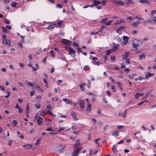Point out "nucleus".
Listing matches in <instances>:
<instances>
[{
  "mask_svg": "<svg viewBox=\"0 0 156 156\" xmlns=\"http://www.w3.org/2000/svg\"><path fill=\"white\" fill-rule=\"evenodd\" d=\"M80 150V148H78L75 150L73 153L72 156H78L79 152Z\"/></svg>",
  "mask_w": 156,
  "mask_h": 156,
  "instance_id": "obj_6",
  "label": "nucleus"
},
{
  "mask_svg": "<svg viewBox=\"0 0 156 156\" xmlns=\"http://www.w3.org/2000/svg\"><path fill=\"white\" fill-rule=\"evenodd\" d=\"M92 57V59L93 60V62H95V61L97 60L98 59V58L96 57H93L92 55H90V58L91 59V57Z\"/></svg>",
  "mask_w": 156,
  "mask_h": 156,
  "instance_id": "obj_33",
  "label": "nucleus"
},
{
  "mask_svg": "<svg viewBox=\"0 0 156 156\" xmlns=\"http://www.w3.org/2000/svg\"><path fill=\"white\" fill-rule=\"evenodd\" d=\"M62 100L66 104L71 105L72 104V100L68 99L66 98H63Z\"/></svg>",
  "mask_w": 156,
  "mask_h": 156,
  "instance_id": "obj_7",
  "label": "nucleus"
},
{
  "mask_svg": "<svg viewBox=\"0 0 156 156\" xmlns=\"http://www.w3.org/2000/svg\"><path fill=\"white\" fill-rule=\"evenodd\" d=\"M111 87L112 91L113 92H115L116 90L115 89V86H114L112 85L111 86Z\"/></svg>",
  "mask_w": 156,
  "mask_h": 156,
  "instance_id": "obj_34",
  "label": "nucleus"
},
{
  "mask_svg": "<svg viewBox=\"0 0 156 156\" xmlns=\"http://www.w3.org/2000/svg\"><path fill=\"white\" fill-rule=\"evenodd\" d=\"M120 23L119 20H117L113 23V24L114 25H117Z\"/></svg>",
  "mask_w": 156,
  "mask_h": 156,
  "instance_id": "obj_43",
  "label": "nucleus"
},
{
  "mask_svg": "<svg viewBox=\"0 0 156 156\" xmlns=\"http://www.w3.org/2000/svg\"><path fill=\"white\" fill-rule=\"evenodd\" d=\"M140 22L139 21V22H136L133 23L132 24L135 26H137L138 24H140Z\"/></svg>",
  "mask_w": 156,
  "mask_h": 156,
  "instance_id": "obj_31",
  "label": "nucleus"
},
{
  "mask_svg": "<svg viewBox=\"0 0 156 156\" xmlns=\"http://www.w3.org/2000/svg\"><path fill=\"white\" fill-rule=\"evenodd\" d=\"M2 43L4 45H9L10 44V42L9 39H4L2 42Z\"/></svg>",
  "mask_w": 156,
  "mask_h": 156,
  "instance_id": "obj_8",
  "label": "nucleus"
},
{
  "mask_svg": "<svg viewBox=\"0 0 156 156\" xmlns=\"http://www.w3.org/2000/svg\"><path fill=\"white\" fill-rule=\"evenodd\" d=\"M17 5V3L13 2H12L11 5L12 7H16Z\"/></svg>",
  "mask_w": 156,
  "mask_h": 156,
  "instance_id": "obj_29",
  "label": "nucleus"
},
{
  "mask_svg": "<svg viewBox=\"0 0 156 156\" xmlns=\"http://www.w3.org/2000/svg\"><path fill=\"white\" fill-rule=\"evenodd\" d=\"M59 129L58 130V132H60L62 130H64L65 129V128L64 127H61L59 126Z\"/></svg>",
  "mask_w": 156,
  "mask_h": 156,
  "instance_id": "obj_40",
  "label": "nucleus"
},
{
  "mask_svg": "<svg viewBox=\"0 0 156 156\" xmlns=\"http://www.w3.org/2000/svg\"><path fill=\"white\" fill-rule=\"evenodd\" d=\"M42 118L40 116H38L37 122V125H41L42 122Z\"/></svg>",
  "mask_w": 156,
  "mask_h": 156,
  "instance_id": "obj_16",
  "label": "nucleus"
},
{
  "mask_svg": "<svg viewBox=\"0 0 156 156\" xmlns=\"http://www.w3.org/2000/svg\"><path fill=\"white\" fill-rule=\"evenodd\" d=\"M57 27L58 25L56 24H54L50 25L47 27L46 29H48L50 30L51 31H52L53 29L55 27Z\"/></svg>",
  "mask_w": 156,
  "mask_h": 156,
  "instance_id": "obj_3",
  "label": "nucleus"
},
{
  "mask_svg": "<svg viewBox=\"0 0 156 156\" xmlns=\"http://www.w3.org/2000/svg\"><path fill=\"white\" fill-rule=\"evenodd\" d=\"M25 83L26 85L28 86H30L31 87H32L34 86V84L31 82L28 81L26 80L25 81Z\"/></svg>",
  "mask_w": 156,
  "mask_h": 156,
  "instance_id": "obj_17",
  "label": "nucleus"
},
{
  "mask_svg": "<svg viewBox=\"0 0 156 156\" xmlns=\"http://www.w3.org/2000/svg\"><path fill=\"white\" fill-rule=\"evenodd\" d=\"M124 60H125L127 64L128 65H129L130 64V61L129 59L128 58H126Z\"/></svg>",
  "mask_w": 156,
  "mask_h": 156,
  "instance_id": "obj_30",
  "label": "nucleus"
},
{
  "mask_svg": "<svg viewBox=\"0 0 156 156\" xmlns=\"http://www.w3.org/2000/svg\"><path fill=\"white\" fill-rule=\"evenodd\" d=\"M71 115L73 117V119L75 120H77L78 119L77 118L76 115L74 112H71Z\"/></svg>",
  "mask_w": 156,
  "mask_h": 156,
  "instance_id": "obj_14",
  "label": "nucleus"
},
{
  "mask_svg": "<svg viewBox=\"0 0 156 156\" xmlns=\"http://www.w3.org/2000/svg\"><path fill=\"white\" fill-rule=\"evenodd\" d=\"M114 3L117 5H123L125 4V3L124 2H122L121 1H116Z\"/></svg>",
  "mask_w": 156,
  "mask_h": 156,
  "instance_id": "obj_18",
  "label": "nucleus"
},
{
  "mask_svg": "<svg viewBox=\"0 0 156 156\" xmlns=\"http://www.w3.org/2000/svg\"><path fill=\"white\" fill-rule=\"evenodd\" d=\"M35 66H36V68H34V67H32V68L33 69V71H36L38 69V66L37 63H36L35 64Z\"/></svg>",
  "mask_w": 156,
  "mask_h": 156,
  "instance_id": "obj_27",
  "label": "nucleus"
},
{
  "mask_svg": "<svg viewBox=\"0 0 156 156\" xmlns=\"http://www.w3.org/2000/svg\"><path fill=\"white\" fill-rule=\"evenodd\" d=\"M22 42H20L18 43V46L19 47L22 48H23V45L22 44Z\"/></svg>",
  "mask_w": 156,
  "mask_h": 156,
  "instance_id": "obj_51",
  "label": "nucleus"
},
{
  "mask_svg": "<svg viewBox=\"0 0 156 156\" xmlns=\"http://www.w3.org/2000/svg\"><path fill=\"white\" fill-rule=\"evenodd\" d=\"M116 40L118 42H120L121 41L122 39L119 37H117L116 38Z\"/></svg>",
  "mask_w": 156,
  "mask_h": 156,
  "instance_id": "obj_45",
  "label": "nucleus"
},
{
  "mask_svg": "<svg viewBox=\"0 0 156 156\" xmlns=\"http://www.w3.org/2000/svg\"><path fill=\"white\" fill-rule=\"evenodd\" d=\"M58 25L59 27H62L64 25V23L63 22H62V21L59 22L58 23Z\"/></svg>",
  "mask_w": 156,
  "mask_h": 156,
  "instance_id": "obj_25",
  "label": "nucleus"
},
{
  "mask_svg": "<svg viewBox=\"0 0 156 156\" xmlns=\"http://www.w3.org/2000/svg\"><path fill=\"white\" fill-rule=\"evenodd\" d=\"M30 111V108L29 106V104L27 103V104L26 106V114H27V113H29Z\"/></svg>",
  "mask_w": 156,
  "mask_h": 156,
  "instance_id": "obj_19",
  "label": "nucleus"
},
{
  "mask_svg": "<svg viewBox=\"0 0 156 156\" xmlns=\"http://www.w3.org/2000/svg\"><path fill=\"white\" fill-rule=\"evenodd\" d=\"M80 145V144L79 143H76L74 144V147L75 148H77L79 147V146Z\"/></svg>",
  "mask_w": 156,
  "mask_h": 156,
  "instance_id": "obj_59",
  "label": "nucleus"
},
{
  "mask_svg": "<svg viewBox=\"0 0 156 156\" xmlns=\"http://www.w3.org/2000/svg\"><path fill=\"white\" fill-rule=\"evenodd\" d=\"M47 114L49 115L53 116L55 117L56 115H53V113L51 112L50 110H48L47 111Z\"/></svg>",
  "mask_w": 156,
  "mask_h": 156,
  "instance_id": "obj_26",
  "label": "nucleus"
},
{
  "mask_svg": "<svg viewBox=\"0 0 156 156\" xmlns=\"http://www.w3.org/2000/svg\"><path fill=\"white\" fill-rule=\"evenodd\" d=\"M106 26H102L99 29V32H102V31L104 29Z\"/></svg>",
  "mask_w": 156,
  "mask_h": 156,
  "instance_id": "obj_24",
  "label": "nucleus"
},
{
  "mask_svg": "<svg viewBox=\"0 0 156 156\" xmlns=\"http://www.w3.org/2000/svg\"><path fill=\"white\" fill-rule=\"evenodd\" d=\"M140 3L143 4H150V3L148 0H140Z\"/></svg>",
  "mask_w": 156,
  "mask_h": 156,
  "instance_id": "obj_15",
  "label": "nucleus"
},
{
  "mask_svg": "<svg viewBox=\"0 0 156 156\" xmlns=\"http://www.w3.org/2000/svg\"><path fill=\"white\" fill-rule=\"evenodd\" d=\"M111 21H109L108 22H106L105 23V24L107 25H111Z\"/></svg>",
  "mask_w": 156,
  "mask_h": 156,
  "instance_id": "obj_52",
  "label": "nucleus"
},
{
  "mask_svg": "<svg viewBox=\"0 0 156 156\" xmlns=\"http://www.w3.org/2000/svg\"><path fill=\"white\" fill-rule=\"evenodd\" d=\"M144 95V93H136L135 94V98L136 100L139 99L140 96H142Z\"/></svg>",
  "mask_w": 156,
  "mask_h": 156,
  "instance_id": "obj_12",
  "label": "nucleus"
},
{
  "mask_svg": "<svg viewBox=\"0 0 156 156\" xmlns=\"http://www.w3.org/2000/svg\"><path fill=\"white\" fill-rule=\"evenodd\" d=\"M127 112V110H126L123 112H120L119 113V115L120 116H121L123 118H125L126 117Z\"/></svg>",
  "mask_w": 156,
  "mask_h": 156,
  "instance_id": "obj_5",
  "label": "nucleus"
},
{
  "mask_svg": "<svg viewBox=\"0 0 156 156\" xmlns=\"http://www.w3.org/2000/svg\"><path fill=\"white\" fill-rule=\"evenodd\" d=\"M127 43H126V42L125 41H123L121 43V44L122 46H124V45L126 44Z\"/></svg>",
  "mask_w": 156,
  "mask_h": 156,
  "instance_id": "obj_55",
  "label": "nucleus"
},
{
  "mask_svg": "<svg viewBox=\"0 0 156 156\" xmlns=\"http://www.w3.org/2000/svg\"><path fill=\"white\" fill-rule=\"evenodd\" d=\"M41 98V96L40 95H38L36 96L35 98V99L37 100H40Z\"/></svg>",
  "mask_w": 156,
  "mask_h": 156,
  "instance_id": "obj_47",
  "label": "nucleus"
},
{
  "mask_svg": "<svg viewBox=\"0 0 156 156\" xmlns=\"http://www.w3.org/2000/svg\"><path fill=\"white\" fill-rule=\"evenodd\" d=\"M43 80L46 86H48V83L47 82L45 78L43 79Z\"/></svg>",
  "mask_w": 156,
  "mask_h": 156,
  "instance_id": "obj_62",
  "label": "nucleus"
},
{
  "mask_svg": "<svg viewBox=\"0 0 156 156\" xmlns=\"http://www.w3.org/2000/svg\"><path fill=\"white\" fill-rule=\"evenodd\" d=\"M3 31L4 33H6L7 31V29L5 27H2Z\"/></svg>",
  "mask_w": 156,
  "mask_h": 156,
  "instance_id": "obj_38",
  "label": "nucleus"
},
{
  "mask_svg": "<svg viewBox=\"0 0 156 156\" xmlns=\"http://www.w3.org/2000/svg\"><path fill=\"white\" fill-rule=\"evenodd\" d=\"M18 111H19V112L20 113H22V112H23V109H22V108H19L18 109Z\"/></svg>",
  "mask_w": 156,
  "mask_h": 156,
  "instance_id": "obj_57",
  "label": "nucleus"
},
{
  "mask_svg": "<svg viewBox=\"0 0 156 156\" xmlns=\"http://www.w3.org/2000/svg\"><path fill=\"white\" fill-rule=\"evenodd\" d=\"M91 105L89 104L88 103L87 105V110L88 112H90L91 111Z\"/></svg>",
  "mask_w": 156,
  "mask_h": 156,
  "instance_id": "obj_20",
  "label": "nucleus"
},
{
  "mask_svg": "<svg viewBox=\"0 0 156 156\" xmlns=\"http://www.w3.org/2000/svg\"><path fill=\"white\" fill-rule=\"evenodd\" d=\"M108 19V18H105L102 19L101 20V22L102 23H105L106 22L105 21Z\"/></svg>",
  "mask_w": 156,
  "mask_h": 156,
  "instance_id": "obj_44",
  "label": "nucleus"
},
{
  "mask_svg": "<svg viewBox=\"0 0 156 156\" xmlns=\"http://www.w3.org/2000/svg\"><path fill=\"white\" fill-rule=\"evenodd\" d=\"M156 14V10H152L151 12V14L152 16H154V14Z\"/></svg>",
  "mask_w": 156,
  "mask_h": 156,
  "instance_id": "obj_42",
  "label": "nucleus"
},
{
  "mask_svg": "<svg viewBox=\"0 0 156 156\" xmlns=\"http://www.w3.org/2000/svg\"><path fill=\"white\" fill-rule=\"evenodd\" d=\"M119 133V132L118 131H115L113 132L112 135V136L115 137L118 136Z\"/></svg>",
  "mask_w": 156,
  "mask_h": 156,
  "instance_id": "obj_21",
  "label": "nucleus"
},
{
  "mask_svg": "<svg viewBox=\"0 0 156 156\" xmlns=\"http://www.w3.org/2000/svg\"><path fill=\"white\" fill-rule=\"evenodd\" d=\"M132 44L134 47H138L139 46L138 41L136 39H134L133 41Z\"/></svg>",
  "mask_w": 156,
  "mask_h": 156,
  "instance_id": "obj_9",
  "label": "nucleus"
},
{
  "mask_svg": "<svg viewBox=\"0 0 156 156\" xmlns=\"http://www.w3.org/2000/svg\"><path fill=\"white\" fill-rule=\"evenodd\" d=\"M109 79L112 82L114 83V79L113 78V77L112 76H110L109 77Z\"/></svg>",
  "mask_w": 156,
  "mask_h": 156,
  "instance_id": "obj_64",
  "label": "nucleus"
},
{
  "mask_svg": "<svg viewBox=\"0 0 156 156\" xmlns=\"http://www.w3.org/2000/svg\"><path fill=\"white\" fill-rule=\"evenodd\" d=\"M144 79H145L144 78H143V77H142L139 76L138 78V80L139 81L144 80Z\"/></svg>",
  "mask_w": 156,
  "mask_h": 156,
  "instance_id": "obj_61",
  "label": "nucleus"
},
{
  "mask_svg": "<svg viewBox=\"0 0 156 156\" xmlns=\"http://www.w3.org/2000/svg\"><path fill=\"white\" fill-rule=\"evenodd\" d=\"M73 45L75 47H78L79 46L78 43L76 42H74L73 44Z\"/></svg>",
  "mask_w": 156,
  "mask_h": 156,
  "instance_id": "obj_39",
  "label": "nucleus"
},
{
  "mask_svg": "<svg viewBox=\"0 0 156 156\" xmlns=\"http://www.w3.org/2000/svg\"><path fill=\"white\" fill-rule=\"evenodd\" d=\"M61 42L64 44L70 45L71 41L66 39H62L61 40Z\"/></svg>",
  "mask_w": 156,
  "mask_h": 156,
  "instance_id": "obj_10",
  "label": "nucleus"
},
{
  "mask_svg": "<svg viewBox=\"0 0 156 156\" xmlns=\"http://www.w3.org/2000/svg\"><path fill=\"white\" fill-rule=\"evenodd\" d=\"M90 67L88 65H86L83 67V69L84 71H86L87 70L89 69Z\"/></svg>",
  "mask_w": 156,
  "mask_h": 156,
  "instance_id": "obj_28",
  "label": "nucleus"
},
{
  "mask_svg": "<svg viewBox=\"0 0 156 156\" xmlns=\"http://www.w3.org/2000/svg\"><path fill=\"white\" fill-rule=\"evenodd\" d=\"M9 0H4L3 2L5 4H7L9 3Z\"/></svg>",
  "mask_w": 156,
  "mask_h": 156,
  "instance_id": "obj_63",
  "label": "nucleus"
},
{
  "mask_svg": "<svg viewBox=\"0 0 156 156\" xmlns=\"http://www.w3.org/2000/svg\"><path fill=\"white\" fill-rule=\"evenodd\" d=\"M33 147V145L31 144H27L23 145L22 147L25 149L27 150L31 149Z\"/></svg>",
  "mask_w": 156,
  "mask_h": 156,
  "instance_id": "obj_4",
  "label": "nucleus"
},
{
  "mask_svg": "<svg viewBox=\"0 0 156 156\" xmlns=\"http://www.w3.org/2000/svg\"><path fill=\"white\" fill-rule=\"evenodd\" d=\"M63 5L60 4H57L56 7L57 8H62Z\"/></svg>",
  "mask_w": 156,
  "mask_h": 156,
  "instance_id": "obj_36",
  "label": "nucleus"
},
{
  "mask_svg": "<svg viewBox=\"0 0 156 156\" xmlns=\"http://www.w3.org/2000/svg\"><path fill=\"white\" fill-rule=\"evenodd\" d=\"M103 101L106 104H107L108 103V101H107L106 98L105 97H104L103 98Z\"/></svg>",
  "mask_w": 156,
  "mask_h": 156,
  "instance_id": "obj_56",
  "label": "nucleus"
},
{
  "mask_svg": "<svg viewBox=\"0 0 156 156\" xmlns=\"http://www.w3.org/2000/svg\"><path fill=\"white\" fill-rule=\"evenodd\" d=\"M116 32L119 34H121L122 33V30L119 28L116 30Z\"/></svg>",
  "mask_w": 156,
  "mask_h": 156,
  "instance_id": "obj_32",
  "label": "nucleus"
},
{
  "mask_svg": "<svg viewBox=\"0 0 156 156\" xmlns=\"http://www.w3.org/2000/svg\"><path fill=\"white\" fill-rule=\"evenodd\" d=\"M79 87H80V88L82 90H83L84 89V87H83V86L81 85V84H80L79 85Z\"/></svg>",
  "mask_w": 156,
  "mask_h": 156,
  "instance_id": "obj_58",
  "label": "nucleus"
},
{
  "mask_svg": "<svg viewBox=\"0 0 156 156\" xmlns=\"http://www.w3.org/2000/svg\"><path fill=\"white\" fill-rule=\"evenodd\" d=\"M36 108L37 109H39L41 107V105L39 104H36L34 105Z\"/></svg>",
  "mask_w": 156,
  "mask_h": 156,
  "instance_id": "obj_41",
  "label": "nucleus"
},
{
  "mask_svg": "<svg viewBox=\"0 0 156 156\" xmlns=\"http://www.w3.org/2000/svg\"><path fill=\"white\" fill-rule=\"evenodd\" d=\"M123 41L126 42V43H128V40L129 39V37L126 36H124L123 37Z\"/></svg>",
  "mask_w": 156,
  "mask_h": 156,
  "instance_id": "obj_22",
  "label": "nucleus"
},
{
  "mask_svg": "<svg viewBox=\"0 0 156 156\" xmlns=\"http://www.w3.org/2000/svg\"><path fill=\"white\" fill-rule=\"evenodd\" d=\"M154 74L152 73L149 72H147L145 73L144 78L146 80H148L150 77L153 76Z\"/></svg>",
  "mask_w": 156,
  "mask_h": 156,
  "instance_id": "obj_2",
  "label": "nucleus"
},
{
  "mask_svg": "<svg viewBox=\"0 0 156 156\" xmlns=\"http://www.w3.org/2000/svg\"><path fill=\"white\" fill-rule=\"evenodd\" d=\"M93 2H94V3H96L97 5V6L98 4H101V2L100 1H97L96 0H94Z\"/></svg>",
  "mask_w": 156,
  "mask_h": 156,
  "instance_id": "obj_35",
  "label": "nucleus"
},
{
  "mask_svg": "<svg viewBox=\"0 0 156 156\" xmlns=\"http://www.w3.org/2000/svg\"><path fill=\"white\" fill-rule=\"evenodd\" d=\"M19 64L21 67H23L25 66L24 64L23 63L21 62H19Z\"/></svg>",
  "mask_w": 156,
  "mask_h": 156,
  "instance_id": "obj_48",
  "label": "nucleus"
},
{
  "mask_svg": "<svg viewBox=\"0 0 156 156\" xmlns=\"http://www.w3.org/2000/svg\"><path fill=\"white\" fill-rule=\"evenodd\" d=\"M35 90H33L31 91L30 92V95L31 96H33L34 94L35 93Z\"/></svg>",
  "mask_w": 156,
  "mask_h": 156,
  "instance_id": "obj_49",
  "label": "nucleus"
},
{
  "mask_svg": "<svg viewBox=\"0 0 156 156\" xmlns=\"http://www.w3.org/2000/svg\"><path fill=\"white\" fill-rule=\"evenodd\" d=\"M92 62V63L94 64L97 65V66H99L100 64V63L99 61H97L96 62Z\"/></svg>",
  "mask_w": 156,
  "mask_h": 156,
  "instance_id": "obj_37",
  "label": "nucleus"
},
{
  "mask_svg": "<svg viewBox=\"0 0 156 156\" xmlns=\"http://www.w3.org/2000/svg\"><path fill=\"white\" fill-rule=\"evenodd\" d=\"M5 22L6 24H9L10 23V22L9 20L6 19H5Z\"/></svg>",
  "mask_w": 156,
  "mask_h": 156,
  "instance_id": "obj_60",
  "label": "nucleus"
},
{
  "mask_svg": "<svg viewBox=\"0 0 156 156\" xmlns=\"http://www.w3.org/2000/svg\"><path fill=\"white\" fill-rule=\"evenodd\" d=\"M146 55H145V54L144 53H142L141 54L140 56H139V59L140 60H141L143 58H144L145 57Z\"/></svg>",
  "mask_w": 156,
  "mask_h": 156,
  "instance_id": "obj_23",
  "label": "nucleus"
},
{
  "mask_svg": "<svg viewBox=\"0 0 156 156\" xmlns=\"http://www.w3.org/2000/svg\"><path fill=\"white\" fill-rule=\"evenodd\" d=\"M135 18L139 20H142L144 19L143 18H140L138 16H136L135 17Z\"/></svg>",
  "mask_w": 156,
  "mask_h": 156,
  "instance_id": "obj_54",
  "label": "nucleus"
},
{
  "mask_svg": "<svg viewBox=\"0 0 156 156\" xmlns=\"http://www.w3.org/2000/svg\"><path fill=\"white\" fill-rule=\"evenodd\" d=\"M47 108L49 109V110L51 109V105L50 104H48L47 106Z\"/></svg>",
  "mask_w": 156,
  "mask_h": 156,
  "instance_id": "obj_53",
  "label": "nucleus"
},
{
  "mask_svg": "<svg viewBox=\"0 0 156 156\" xmlns=\"http://www.w3.org/2000/svg\"><path fill=\"white\" fill-rule=\"evenodd\" d=\"M115 58V56L114 55H112L111 57V60L112 62H113L114 61Z\"/></svg>",
  "mask_w": 156,
  "mask_h": 156,
  "instance_id": "obj_50",
  "label": "nucleus"
},
{
  "mask_svg": "<svg viewBox=\"0 0 156 156\" xmlns=\"http://www.w3.org/2000/svg\"><path fill=\"white\" fill-rule=\"evenodd\" d=\"M68 49L69 55H70L71 56L73 57H74L75 56V50L71 48H69Z\"/></svg>",
  "mask_w": 156,
  "mask_h": 156,
  "instance_id": "obj_1",
  "label": "nucleus"
},
{
  "mask_svg": "<svg viewBox=\"0 0 156 156\" xmlns=\"http://www.w3.org/2000/svg\"><path fill=\"white\" fill-rule=\"evenodd\" d=\"M129 55V53L128 52H126L124 53V54L122 55V59H125L127 58Z\"/></svg>",
  "mask_w": 156,
  "mask_h": 156,
  "instance_id": "obj_11",
  "label": "nucleus"
},
{
  "mask_svg": "<svg viewBox=\"0 0 156 156\" xmlns=\"http://www.w3.org/2000/svg\"><path fill=\"white\" fill-rule=\"evenodd\" d=\"M106 52L107 53V54L108 55H109V54H110L111 53V49L106 50Z\"/></svg>",
  "mask_w": 156,
  "mask_h": 156,
  "instance_id": "obj_46",
  "label": "nucleus"
},
{
  "mask_svg": "<svg viewBox=\"0 0 156 156\" xmlns=\"http://www.w3.org/2000/svg\"><path fill=\"white\" fill-rule=\"evenodd\" d=\"M78 103L81 108H83L84 107L85 102L83 100H79L78 101Z\"/></svg>",
  "mask_w": 156,
  "mask_h": 156,
  "instance_id": "obj_13",
  "label": "nucleus"
}]
</instances>
